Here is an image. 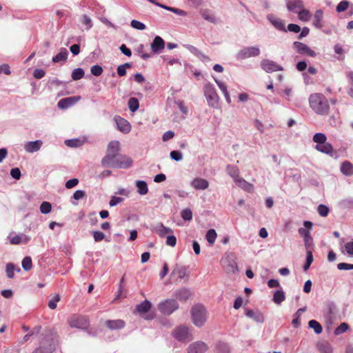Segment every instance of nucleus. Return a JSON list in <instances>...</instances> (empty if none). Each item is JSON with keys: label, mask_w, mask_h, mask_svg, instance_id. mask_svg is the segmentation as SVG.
Returning a JSON list of instances; mask_svg holds the SVG:
<instances>
[{"label": "nucleus", "mask_w": 353, "mask_h": 353, "mask_svg": "<svg viewBox=\"0 0 353 353\" xmlns=\"http://www.w3.org/2000/svg\"><path fill=\"white\" fill-rule=\"evenodd\" d=\"M191 295L192 292L188 288H181L174 292V296L176 299L182 301H185L188 300L191 296Z\"/></svg>", "instance_id": "obj_23"}, {"label": "nucleus", "mask_w": 353, "mask_h": 353, "mask_svg": "<svg viewBox=\"0 0 353 353\" xmlns=\"http://www.w3.org/2000/svg\"><path fill=\"white\" fill-rule=\"evenodd\" d=\"M52 210V205L49 202L43 201L40 205V212L42 214H47L50 212Z\"/></svg>", "instance_id": "obj_49"}, {"label": "nucleus", "mask_w": 353, "mask_h": 353, "mask_svg": "<svg viewBox=\"0 0 353 353\" xmlns=\"http://www.w3.org/2000/svg\"><path fill=\"white\" fill-rule=\"evenodd\" d=\"M105 325L110 330L121 329L124 327V321L120 319L108 320L105 322Z\"/></svg>", "instance_id": "obj_29"}, {"label": "nucleus", "mask_w": 353, "mask_h": 353, "mask_svg": "<svg viewBox=\"0 0 353 353\" xmlns=\"http://www.w3.org/2000/svg\"><path fill=\"white\" fill-rule=\"evenodd\" d=\"M184 47L188 49L191 53L194 54L196 57H198L200 60L204 62H208L210 61V59L208 56L204 54L202 52H201L198 48L196 47L190 45L186 44L184 45Z\"/></svg>", "instance_id": "obj_20"}, {"label": "nucleus", "mask_w": 353, "mask_h": 353, "mask_svg": "<svg viewBox=\"0 0 353 353\" xmlns=\"http://www.w3.org/2000/svg\"><path fill=\"white\" fill-rule=\"evenodd\" d=\"M267 19L272 24V26L280 31L286 32L287 30L285 28V22L283 20L276 17L272 14H269L267 15Z\"/></svg>", "instance_id": "obj_15"}, {"label": "nucleus", "mask_w": 353, "mask_h": 353, "mask_svg": "<svg viewBox=\"0 0 353 353\" xmlns=\"http://www.w3.org/2000/svg\"><path fill=\"white\" fill-rule=\"evenodd\" d=\"M191 317L194 325L198 327L203 326L205 324L206 317V310L202 305H195L191 309Z\"/></svg>", "instance_id": "obj_2"}, {"label": "nucleus", "mask_w": 353, "mask_h": 353, "mask_svg": "<svg viewBox=\"0 0 353 353\" xmlns=\"http://www.w3.org/2000/svg\"><path fill=\"white\" fill-rule=\"evenodd\" d=\"M285 299V293L283 290H277L274 293L273 301L276 304H281Z\"/></svg>", "instance_id": "obj_39"}, {"label": "nucleus", "mask_w": 353, "mask_h": 353, "mask_svg": "<svg viewBox=\"0 0 353 353\" xmlns=\"http://www.w3.org/2000/svg\"><path fill=\"white\" fill-rule=\"evenodd\" d=\"M309 103L313 111L319 115H327L330 104L325 96L320 93H314L309 97Z\"/></svg>", "instance_id": "obj_1"}, {"label": "nucleus", "mask_w": 353, "mask_h": 353, "mask_svg": "<svg viewBox=\"0 0 353 353\" xmlns=\"http://www.w3.org/2000/svg\"><path fill=\"white\" fill-rule=\"evenodd\" d=\"M296 13L298 14L299 19L303 22L308 21L311 18L310 12L308 10L305 9L304 7L296 12Z\"/></svg>", "instance_id": "obj_34"}, {"label": "nucleus", "mask_w": 353, "mask_h": 353, "mask_svg": "<svg viewBox=\"0 0 353 353\" xmlns=\"http://www.w3.org/2000/svg\"><path fill=\"white\" fill-rule=\"evenodd\" d=\"M68 50L65 48H62L60 50V52L52 58V62L58 63L60 61H65L68 58Z\"/></svg>", "instance_id": "obj_35"}, {"label": "nucleus", "mask_w": 353, "mask_h": 353, "mask_svg": "<svg viewBox=\"0 0 353 353\" xmlns=\"http://www.w3.org/2000/svg\"><path fill=\"white\" fill-rule=\"evenodd\" d=\"M313 141L316 143L317 144H322L326 142L327 137L325 134L321 132L316 133L313 136Z\"/></svg>", "instance_id": "obj_46"}, {"label": "nucleus", "mask_w": 353, "mask_h": 353, "mask_svg": "<svg viewBox=\"0 0 353 353\" xmlns=\"http://www.w3.org/2000/svg\"><path fill=\"white\" fill-rule=\"evenodd\" d=\"M315 149L321 153H324L326 154H332L334 151L332 145L327 142H325L322 144H316L315 146Z\"/></svg>", "instance_id": "obj_27"}, {"label": "nucleus", "mask_w": 353, "mask_h": 353, "mask_svg": "<svg viewBox=\"0 0 353 353\" xmlns=\"http://www.w3.org/2000/svg\"><path fill=\"white\" fill-rule=\"evenodd\" d=\"M308 325L310 328L313 329L314 332L317 334H321L323 331L321 325L316 320H310L308 323Z\"/></svg>", "instance_id": "obj_42"}, {"label": "nucleus", "mask_w": 353, "mask_h": 353, "mask_svg": "<svg viewBox=\"0 0 353 353\" xmlns=\"http://www.w3.org/2000/svg\"><path fill=\"white\" fill-rule=\"evenodd\" d=\"M69 325L71 327L86 329L89 325V321L85 316H73L69 321Z\"/></svg>", "instance_id": "obj_11"}, {"label": "nucleus", "mask_w": 353, "mask_h": 353, "mask_svg": "<svg viewBox=\"0 0 353 353\" xmlns=\"http://www.w3.org/2000/svg\"><path fill=\"white\" fill-rule=\"evenodd\" d=\"M80 97H70L61 99L57 103V106L60 109H66L75 104Z\"/></svg>", "instance_id": "obj_19"}, {"label": "nucleus", "mask_w": 353, "mask_h": 353, "mask_svg": "<svg viewBox=\"0 0 353 353\" xmlns=\"http://www.w3.org/2000/svg\"><path fill=\"white\" fill-rule=\"evenodd\" d=\"M81 23L86 26L85 29L87 30L92 27V19L86 14L82 16Z\"/></svg>", "instance_id": "obj_56"}, {"label": "nucleus", "mask_w": 353, "mask_h": 353, "mask_svg": "<svg viewBox=\"0 0 353 353\" xmlns=\"http://www.w3.org/2000/svg\"><path fill=\"white\" fill-rule=\"evenodd\" d=\"M103 71V68L99 65H94L90 68L91 74L96 77L100 76Z\"/></svg>", "instance_id": "obj_57"}, {"label": "nucleus", "mask_w": 353, "mask_h": 353, "mask_svg": "<svg viewBox=\"0 0 353 353\" xmlns=\"http://www.w3.org/2000/svg\"><path fill=\"white\" fill-rule=\"evenodd\" d=\"M165 43L159 36H156L152 43L151 50L154 54L160 53L165 48Z\"/></svg>", "instance_id": "obj_17"}, {"label": "nucleus", "mask_w": 353, "mask_h": 353, "mask_svg": "<svg viewBox=\"0 0 353 353\" xmlns=\"http://www.w3.org/2000/svg\"><path fill=\"white\" fill-rule=\"evenodd\" d=\"M84 74V70L81 68H77L72 70L71 77L73 80L77 81L82 79Z\"/></svg>", "instance_id": "obj_44"}, {"label": "nucleus", "mask_w": 353, "mask_h": 353, "mask_svg": "<svg viewBox=\"0 0 353 353\" xmlns=\"http://www.w3.org/2000/svg\"><path fill=\"white\" fill-rule=\"evenodd\" d=\"M313 261V256L311 250L307 251L306 262L303 265V270H307Z\"/></svg>", "instance_id": "obj_54"}, {"label": "nucleus", "mask_w": 353, "mask_h": 353, "mask_svg": "<svg viewBox=\"0 0 353 353\" xmlns=\"http://www.w3.org/2000/svg\"><path fill=\"white\" fill-rule=\"evenodd\" d=\"M123 201V198L113 196L111 197V199L109 202V205L110 207H114V206L117 205V204L121 203Z\"/></svg>", "instance_id": "obj_62"}, {"label": "nucleus", "mask_w": 353, "mask_h": 353, "mask_svg": "<svg viewBox=\"0 0 353 353\" xmlns=\"http://www.w3.org/2000/svg\"><path fill=\"white\" fill-rule=\"evenodd\" d=\"M65 143L70 148H78L83 144V141L78 139H67L65 141Z\"/></svg>", "instance_id": "obj_47"}, {"label": "nucleus", "mask_w": 353, "mask_h": 353, "mask_svg": "<svg viewBox=\"0 0 353 353\" xmlns=\"http://www.w3.org/2000/svg\"><path fill=\"white\" fill-rule=\"evenodd\" d=\"M178 308L179 304L174 299H166L158 305L159 310L164 315H170Z\"/></svg>", "instance_id": "obj_8"}, {"label": "nucleus", "mask_w": 353, "mask_h": 353, "mask_svg": "<svg viewBox=\"0 0 353 353\" xmlns=\"http://www.w3.org/2000/svg\"><path fill=\"white\" fill-rule=\"evenodd\" d=\"M340 204L343 208L353 209V198L344 199L341 201Z\"/></svg>", "instance_id": "obj_50"}, {"label": "nucleus", "mask_w": 353, "mask_h": 353, "mask_svg": "<svg viewBox=\"0 0 353 353\" xmlns=\"http://www.w3.org/2000/svg\"><path fill=\"white\" fill-rule=\"evenodd\" d=\"M245 315L257 323H263L264 321V316L263 314L259 311H253L246 309Z\"/></svg>", "instance_id": "obj_24"}, {"label": "nucleus", "mask_w": 353, "mask_h": 353, "mask_svg": "<svg viewBox=\"0 0 353 353\" xmlns=\"http://www.w3.org/2000/svg\"><path fill=\"white\" fill-rule=\"evenodd\" d=\"M114 119L120 131L125 133H128L130 131L131 125L127 120L119 116H115Z\"/></svg>", "instance_id": "obj_18"}, {"label": "nucleus", "mask_w": 353, "mask_h": 353, "mask_svg": "<svg viewBox=\"0 0 353 353\" xmlns=\"http://www.w3.org/2000/svg\"><path fill=\"white\" fill-rule=\"evenodd\" d=\"M317 211L319 215L325 217L327 216L329 213V208L327 206L321 204L318 206Z\"/></svg>", "instance_id": "obj_58"}, {"label": "nucleus", "mask_w": 353, "mask_h": 353, "mask_svg": "<svg viewBox=\"0 0 353 353\" xmlns=\"http://www.w3.org/2000/svg\"><path fill=\"white\" fill-rule=\"evenodd\" d=\"M176 275L178 276L176 282H181L183 279L187 281L189 279V275L187 272V268L183 265L176 264L171 273V276Z\"/></svg>", "instance_id": "obj_13"}, {"label": "nucleus", "mask_w": 353, "mask_h": 353, "mask_svg": "<svg viewBox=\"0 0 353 353\" xmlns=\"http://www.w3.org/2000/svg\"><path fill=\"white\" fill-rule=\"evenodd\" d=\"M217 234L214 229H210L207 231L205 239L210 245H213L216 241Z\"/></svg>", "instance_id": "obj_40"}, {"label": "nucleus", "mask_w": 353, "mask_h": 353, "mask_svg": "<svg viewBox=\"0 0 353 353\" xmlns=\"http://www.w3.org/2000/svg\"><path fill=\"white\" fill-rule=\"evenodd\" d=\"M208 350V345L203 341L191 343L187 350L188 353H204Z\"/></svg>", "instance_id": "obj_14"}, {"label": "nucleus", "mask_w": 353, "mask_h": 353, "mask_svg": "<svg viewBox=\"0 0 353 353\" xmlns=\"http://www.w3.org/2000/svg\"><path fill=\"white\" fill-rule=\"evenodd\" d=\"M107 164H102L104 167H111L114 168L126 169L131 167L132 160L125 155L121 154L116 156L113 159H110Z\"/></svg>", "instance_id": "obj_3"}, {"label": "nucleus", "mask_w": 353, "mask_h": 353, "mask_svg": "<svg viewBox=\"0 0 353 353\" xmlns=\"http://www.w3.org/2000/svg\"><path fill=\"white\" fill-rule=\"evenodd\" d=\"M293 48L296 49L299 53L305 54L309 47L303 43L294 41L293 43Z\"/></svg>", "instance_id": "obj_37"}, {"label": "nucleus", "mask_w": 353, "mask_h": 353, "mask_svg": "<svg viewBox=\"0 0 353 353\" xmlns=\"http://www.w3.org/2000/svg\"><path fill=\"white\" fill-rule=\"evenodd\" d=\"M305 311V307L299 308L296 311V312L295 314V317L293 319V320L292 321V324L294 327H298L301 325L300 316H301V314L303 312H304Z\"/></svg>", "instance_id": "obj_41"}, {"label": "nucleus", "mask_w": 353, "mask_h": 353, "mask_svg": "<svg viewBox=\"0 0 353 353\" xmlns=\"http://www.w3.org/2000/svg\"><path fill=\"white\" fill-rule=\"evenodd\" d=\"M151 307L152 303H150V301L145 300L144 301L141 302L140 304L137 305L136 310L139 314H143L148 312Z\"/></svg>", "instance_id": "obj_30"}, {"label": "nucleus", "mask_w": 353, "mask_h": 353, "mask_svg": "<svg viewBox=\"0 0 353 353\" xmlns=\"http://www.w3.org/2000/svg\"><path fill=\"white\" fill-rule=\"evenodd\" d=\"M337 268L340 270H353V264L346 263H340L337 265Z\"/></svg>", "instance_id": "obj_63"}, {"label": "nucleus", "mask_w": 353, "mask_h": 353, "mask_svg": "<svg viewBox=\"0 0 353 353\" xmlns=\"http://www.w3.org/2000/svg\"><path fill=\"white\" fill-rule=\"evenodd\" d=\"M170 157L176 161H180L183 159V154L178 150H173L170 152Z\"/></svg>", "instance_id": "obj_61"}, {"label": "nucleus", "mask_w": 353, "mask_h": 353, "mask_svg": "<svg viewBox=\"0 0 353 353\" xmlns=\"http://www.w3.org/2000/svg\"><path fill=\"white\" fill-rule=\"evenodd\" d=\"M261 54V50L259 46H252L241 48L235 55L236 60L243 61L249 58L256 57Z\"/></svg>", "instance_id": "obj_5"}, {"label": "nucleus", "mask_w": 353, "mask_h": 353, "mask_svg": "<svg viewBox=\"0 0 353 353\" xmlns=\"http://www.w3.org/2000/svg\"><path fill=\"white\" fill-rule=\"evenodd\" d=\"M60 301V296L59 294H56L52 299H50L48 302V307L54 310L57 307V303Z\"/></svg>", "instance_id": "obj_60"}, {"label": "nucleus", "mask_w": 353, "mask_h": 353, "mask_svg": "<svg viewBox=\"0 0 353 353\" xmlns=\"http://www.w3.org/2000/svg\"><path fill=\"white\" fill-rule=\"evenodd\" d=\"M349 328V325L346 323H342L340 324L339 327L335 329L334 334L336 335H339L345 332Z\"/></svg>", "instance_id": "obj_55"}, {"label": "nucleus", "mask_w": 353, "mask_h": 353, "mask_svg": "<svg viewBox=\"0 0 353 353\" xmlns=\"http://www.w3.org/2000/svg\"><path fill=\"white\" fill-rule=\"evenodd\" d=\"M345 249L348 255L353 256V241L347 242L345 245Z\"/></svg>", "instance_id": "obj_64"}, {"label": "nucleus", "mask_w": 353, "mask_h": 353, "mask_svg": "<svg viewBox=\"0 0 353 353\" xmlns=\"http://www.w3.org/2000/svg\"><path fill=\"white\" fill-rule=\"evenodd\" d=\"M226 171L228 174H229L236 182V180H238L241 177L239 176V170L238 168L235 165H228L226 168Z\"/></svg>", "instance_id": "obj_32"}, {"label": "nucleus", "mask_w": 353, "mask_h": 353, "mask_svg": "<svg viewBox=\"0 0 353 353\" xmlns=\"http://www.w3.org/2000/svg\"><path fill=\"white\" fill-rule=\"evenodd\" d=\"M131 63H125L123 65H120L117 67V72L119 76L123 77L126 74V68H130Z\"/></svg>", "instance_id": "obj_48"}, {"label": "nucleus", "mask_w": 353, "mask_h": 353, "mask_svg": "<svg viewBox=\"0 0 353 353\" xmlns=\"http://www.w3.org/2000/svg\"><path fill=\"white\" fill-rule=\"evenodd\" d=\"M318 350L321 353H332L331 345L326 341H321L317 344Z\"/></svg>", "instance_id": "obj_33"}, {"label": "nucleus", "mask_w": 353, "mask_h": 353, "mask_svg": "<svg viewBox=\"0 0 353 353\" xmlns=\"http://www.w3.org/2000/svg\"><path fill=\"white\" fill-rule=\"evenodd\" d=\"M136 186L137 188V192L140 195H145L148 193V188L145 181H137Z\"/></svg>", "instance_id": "obj_36"}, {"label": "nucleus", "mask_w": 353, "mask_h": 353, "mask_svg": "<svg viewBox=\"0 0 353 353\" xmlns=\"http://www.w3.org/2000/svg\"><path fill=\"white\" fill-rule=\"evenodd\" d=\"M313 223L310 221H305L303 226L305 228H300L298 230L299 234L303 238L304 245L307 250L313 247V239L311 236L310 230L312 229Z\"/></svg>", "instance_id": "obj_4"}, {"label": "nucleus", "mask_w": 353, "mask_h": 353, "mask_svg": "<svg viewBox=\"0 0 353 353\" xmlns=\"http://www.w3.org/2000/svg\"><path fill=\"white\" fill-rule=\"evenodd\" d=\"M15 270L17 272L21 271L20 268H19L16 269L14 264H12V263H8L6 265V275L9 279H12L14 277Z\"/></svg>", "instance_id": "obj_43"}, {"label": "nucleus", "mask_w": 353, "mask_h": 353, "mask_svg": "<svg viewBox=\"0 0 353 353\" xmlns=\"http://www.w3.org/2000/svg\"><path fill=\"white\" fill-rule=\"evenodd\" d=\"M235 183L241 189L248 192H252L254 191V185L252 183H248L244 179L240 178L236 180Z\"/></svg>", "instance_id": "obj_28"}, {"label": "nucleus", "mask_w": 353, "mask_h": 353, "mask_svg": "<svg viewBox=\"0 0 353 353\" xmlns=\"http://www.w3.org/2000/svg\"><path fill=\"white\" fill-rule=\"evenodd\" d=\"M139 107V103L137 98L132 97L128 101V108L131 112H136Z\"/></svg>", "instance_id": "obj_45"}, {"label": "nucleus", "mask_w": 353, "mask_h": 353, "mask_svg": "<svg viewBox=\"0 0 353 353\" xmlns=\"http://www.w3.org/2000/svg\"><path fill=\"white\" fill-rule=\"evenodd\" d=\"M349 6V2L347 1H341L336 6V11L338 12H341L347 9Z\"/></svg>", "instance_id": "obj_59"}, {"label": "nucleus", "mask_w": 353, "mask_h": 353, "mask_svg": "<svg viewBox=\"0 0 353 353\" xmlns=\"http://www.w3.org/2000/svg\"><path fill=\"white\" fill-rule=\"evenodd\" d=\"M55 341L52 339L43 338L39 348L32 353H52L55 349Z\"/></svg>", "instance_id": "obj_10"}, {"label": "nucleus", "mask_w": 353, "mask_h": 353, "mask_svg": "<svg viewBox=\"0 0 353 353\" xmlns=\"http://www.w3.org/2000/svg\"><path fill=\"white\" fill-rule=\"evenodd\" d=\"M203 92L207 99L208 104L212 108L217 107L219 97L216 93L214 86L210 83H207L204 85Z\"/></svg>", "instance_id": "obj_6"}, {"label": "nucleus", "mask_w": 353, "mask_h": 353, "mask_svg": "<svg viewBox=\"0 0 353 353\" xmlns=\"http://www.w3.org/2000/svg\"><path fill=\"white\" fill-rule=\"evenodd\" d=\"M323 11L321 9L316 10L313 17L312 24L316 28H322L323 27Z\"/></svg>", "instance_id": "obj_21"}, {"label": "nucleus", "mask_w": 353, "mask_h": 353, "mask_svg": "<svg viewBox=\"0 0 353 353\" xmlns=\"http://www.w3.org/2000/svg\"><path fill=\"white\" fill-rule=\"evenodd\" d=\"M43 145L41 140H36L34 141H27L24 143L23 148L28 153H34L38 152Z\"/></svg>", "instance_id": "obj_16"}, {"label": "nucleus", "mask_w": 353, "mask_h": 353, "mask_svg": "<svg viewBox=\"0 0 353 353\" xmlns=\"http://www.w3.org/2000/svg\"><path fill=\"white\" fill-rule=\"evenodd\" d=\"M181 216L185 221H191L192 219V212L190 208L183 209L181 212Z\"/></svg>", "instance_id": "obj_52"}, {"label": "nucleus", "mask_w": 353, "mask_h": 353, "mask_svg": "<svg viewBox=\"0 0 353 353\" xmlns=\"http://www.w3.org/2000/svg\"><path fill=\"white\" fill-rule=\"evenodd\" d=\"M192 187L196 190H205L209 186V183L207 180L201 178H196L191 183Z\"/></svg>", "instance_id": "obj_26"}, {"label": "nucleus", "mask_w": 353, "mask_h": 353, "mask_svg": "<svg viewBox=\"0 0 353 353\" xmlns=\"http://www.w3.org/2000/svg\"><path fill=\"white\" fill-rule=\"evenodd\" d=\"M201 17L206 21L211 23H216V19L212 12L209 10H202L201 11Z\"/></svg>", "instance_id": "obj_38"}, {"label": "nucleus", "mask_w": 353, "mask_h": 353, "mask_svg": "<svg viewBox=\"0 0 353 353\" xmlns=\"http://www.w3.org/2000/svg\"><path fill=\"white\" fill-rule=\"evenodd\" d=\"M119 142L118 141H112L109 143L106 154L101 160V164L108 163L110 159H113L116 156L119 154Z\"/></svg>", "instance_id": "obj_9"}, {"label": "nucleus", "mask_w": 353, "mask_h": 353, "mask_svg": "<svg viewBox=\"0 0 353 353\" xmlns=\"http://www.w3.org/2000/svg\"><path fill=\"white\" fill-rule=\"evenodd\" d=\"M341 171L345 176H352L353 174V164L347 161L343 162L341 165Z\"/></svg>", "instance_id": "obj_31"}, {"label": "nucleus", "mask_w": 353, "mask_h": 353, "mask_svg": "<svg viewBox=\"0 0 353 353\" xmlns=\"http://www.w3.org/2000/svg\"><path fill=\"white\" fill-rule=\"evenodd\" d=\"M130 26L133 28L139 30H143L146 28V26L143 23L135 19L131 21Z\"/></svg>", "instance_id": "obj_53"}, {"label": "nucleus", "mask_w": 353, "mask_h": 353, "mask_svg": "<svg viewBox=\"0 0 353 353\" xmlns=\"http://www.w3.org/2000/svg\"><path fill=\"white\" fill-rule=\"evenodd\" d=\"M154 231L161 237L165 236L167 234L173 233V230L171 228L164 226L161 223H159L154 226Z\"/></svg>", "instance_id": "obj_25"}, {"label": "nucleus", "mask_w": 353, "mask_h": 353, "mask_svg": "<svg viewBox=\"0 0 353 353\" xmlns=\"http://www.w3.org/2000/svg\"><path fill=\"white\" fill-rule=\"evenodd\" d=\"M261 68L268 73H271L283 70V67L270 59H263L261 61Z\"/></svg>", "instance_id": "obj_12"}, {"label": "nucleus", "mask_w": 353, "mask_h": 353, "mask_svg": "<svg viewBox=\"0 0 353 353\" xmlns=\"http://www.w3.org/2000/svg\"><path fill=\"white\" fill-rule=\"evenodd\" d=\"M286 6L289 11L294 12L295 13L298 10H299L304 7L302 0H289L287 2Z\"/></svg>", "instance_id": "obj_22"}, {"label": "nucleus", "mask_w": 353, "mask_h": 353, "mask_svg": "<svg viewBox=\"0 0 353 353\" xmlns=\"http://www.w3.org/2000/svg\"><path fill=\"white\" fill-rule=\"evenodd\" d=\"M22 268L26 271H29L31 270L32 265V259L30 256H26L21 263Z\"/></svg>", "instance_id": "obj_51"}, {"label": "nucleus", "mask_w": 353, "mask_h": 353, "mask_svg": "<svg viewBox=\"0 0 353 353\" xmlns=\"http://www.w3.org/2000/svg\"><path fill=\"white\" fill-rule=\"evenodd\" d=\"M172 335L176 340L185 343L193 339L191 330L185 325H180L175 328L172 331Z\"/></svg>", "instance_id": "obj_7"}]
</instances>
